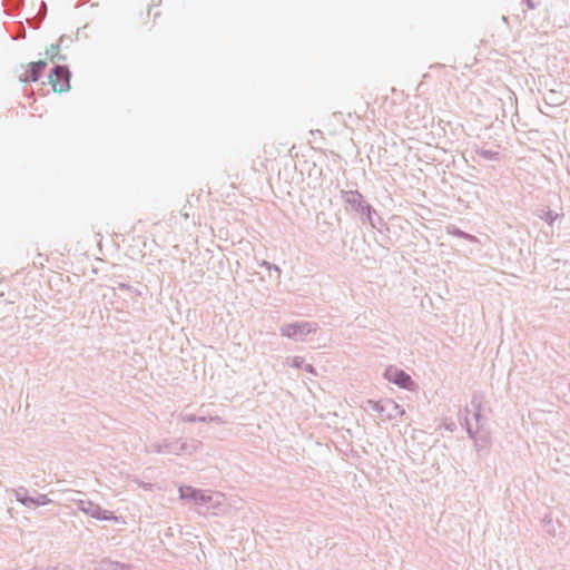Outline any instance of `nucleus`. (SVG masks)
<instances>
[{"label": "nucleus", "mask_w": 570, "mask_h": 570, "mask_svg": "<svg viewBox=\"0 0 570 570\" xmlns=\"http://www.w3.org/2000/svg\"><path fill=\"white\" fill-rule=\"evenodd\" d=\"M341 199L345 203V210L358 216L363 224H368L373 228L379 229L383 225L382 217L376 213L375 208L368 204L358 190H341Z\"/></svg>", "instance_id": "1"}, {"label": "nucleus", "mask_w": 570, "mask_h": 570, "mask_svg": "<svg viewBox=\"0 0 570 570\" xmlns=\"http://www.w3.org/2000/svg\"><path fill=\"white\" fill-rule=\"evenodd\" d=\"M471 405L474 409L473 417L476 423V429L475 430L472 429V425H471L468 416L465 415L464 422H465V429H466L468 435H469V438L475 440V445H478V441L487 444L489 442L490 435H489V432L483 429V422L485 420L481 413V400L476 395H473V397L471 400Z\"/></svg>", "instance_id": "2"}, {"label": "nucleus", "mask_w": 570, "mask_h": 570, "mask_svg": "<svg viewBox=\"0 0 570 570\" xmlns=\"http://www.w3.org/2000/svg\"><path fill=\"white\" fill-rule=\"evenodd\" d=\"M317 330L318 324L315 322L298 321L282 325L279 333L295 342H304L307 335L315 333Z\"/></svg>", "instance_id": "3"}, {"label": "nucleus", "mask_w": 570, "mask_h": 570, "mask_svg": "<svg viewBox=\"0 0 570 570\" xmlns=\"http://www.w3.org/2000/svg\"><path fill=\"white\" fill-rule=\"evenodd\" d=\"M366 409L379 413L383 420L389 421L396 420L405 413L404 409L391 399L380 401L367 400Z\"/></svg>", "instance_id": "4"}, {"label": "nucleus", "mask_w": 570, "mask_h": 570, "mask_svg": "<svg viewBox=\"0 0 570 570\" xmlns=\"http://www.w3.org/2000/svg\"><path fill=\"white\" fill-rule=\"evenodd\" d=\"M71 72L65 65L56 63L48 75L49 83H51L55 92H66L70 89Z\"/></svg>", "instance_id": "5"}, {"label": "nucleus", "mask_w": 570, "mask_h": 570, "mask_svg": "<svg viewBox=\"0 0 570 570\" xmlns=\"http://www.w3.org/2000/svg\"><path fill=\"white\" fill-rule=\"evenodd\" d=\"M76 504L79 511H82L83 513L97 520H117V517L112 511L104 510L98 503H95L90 500H78Z\"/></svg>", "instance_id": "6"}, {"label": "nucleus", "mask_w": 570, "mask_h": 570, "mask_svg": "<svg viewBox=\"0 0 570 570\" xmlns=\"http://www.w3.org/2000/svg\"><path fill=\"white\" fill-rule=\"evenodd\" d=\"M384 377L389 382L397 385L401 389L411 390L412 386L414 385V381L412 380L410 374L394 366H389L385 368Z\"/></svg>", "instance_id": "7"}, {"label": "nucleus", "mask_w": 570, "mask_h": 570, "mask_svg": "<svg viewBox=\"0 0 570 570\" xmlns=\"http://www.w3.org/2000/svg\"><path fill=\"white\" fill-rule=\"evenodd\" d=\"M16 499L27 508L42 507L51 502L47 494H38L37 497L29 495L28 490L23 487L16 490Z\"/></svg>", "instance_id": "8"}, {"label": "nucleus", "mask_w": 570, "mask_h": 570, "mask_svg": "<svg viewBox=\"0 0 570 570\" xmlns=\"http://www.w3.org/2000/svg\"><path fill=\"white\" fill-rule=\"evenodd\" d=\"M46 67L47 62L45 60L30 62L27 66L26 71L20 75L19 80L21 82H36L42 77Z\"/></svg>", "instance_id": "9"}, {"label": "nucleus", "mask_w": 570, "mask_h": 570, "mask_svg": "<svg viewBox=\"0 0 570 570\" xmlns=\"http://www.w3.org/2000/svg\"><path fill=\"white\" fill-rule=\"evenodd\" d=\"M163 444V454H174L179 455L181 453H191V446L181 441L180 439H164L161 441Z\"/></svg>", "instance_id": "10"}, {"label": "nucleus", "mask_w": 570, "mask_h": 570, "mask_svg": "<svg viewBox=\"0 0 570 570\" xmlns=\"http://www.w3.org/2000/svg\"><path fill=\"white\" fill-rule=\"evenodd\" d=\"M63 41H68L70 42L71 41V38L69 37H66V36H61L58 40L57 43H52L46 51V55L49 57V59L51 61H53L55 59H58V60H62L65 61L66 60V56L65 55H60L59 53V49L60 47L63 45Z\"/></svg>", "instance_id": "11"}, {"label": "nucleus", "mask_w": 570, "mask_h": 570, "mask_svg": "<svg viewBox=\"0 0 570 570\" xmlns=\"http://www.w3.org/2000/svg\"><path fill=\"white\" fill-rule=\"evenodd\" d=\"M99 570H130V566L119 561H114L109 558H104L99 562Z\"/></svg>", "instance_id": "12"}, {"label": "nucleus", "mask_w": 570, "mask_h": 570, "mask_svg": "<svg viewBox=\"0 0 570 570\" xmlns=\"http://www.w3.org/2000/svg\"><path fill=\"white\" fill-rule=\"evenodd\" d=\"M198 492L199 489L189 485H184L179 488V498L183 500H190L193 502H196Z\"/></svg>", "instance_id": "13"}, {"label": "nucleus", "mask_w": 570, "mask_h": 570, "mask_svg": "<svg viewBox=\"0 0 570 570\" xmlns=\"http://www.w3.org/2000/svg\"><path fill=\"white\" fill-rule=\"evenodd\" d=\"M474 153L485 160H499L500 153L495 150L485 149L483 147H475Z\"/></svg>", "instance_id": "14"}, {"label": "nucleus", "mask_w": 570, "mask_h": 570, "mask_svg": "<svg viewBox=\"0 0 570 570\" xmlns=\"http://www.w3.org/2000/svg\"><path fill=\"white\" fill-rule=\"evenodd\" d=\"M538 217L543 219L548 225L552 226V224L558 219L559 214L550 209H541L538 214Z\"/></svg>", "instance_id": "15"}, {"label": "nucleus", "mask_w": 570, "mask_h": 570, "mask_svg": "<svg viewBox=\"0 0 570 570\" xmlns=\"http://www.w3.org/2000/svg\"><path fill=\"white\" fill-rule=\"evenodd\" d=\"M184 422L195 423V422H209V421H218L219 417H207V416H198L196 414H185L181 416Z\"/></svg>", "instance_id": "16"}, {"label": "nucleus", "mask_w": 570, "mask_h": 570, "mask_svg": "<svg viewBox=\"0 0 570 570\" xmlns=\"http://www.w3.org/2000/svg\"><path fill=\"white\" fill-rule=\"evenodd\" d=\"M449 233L455 237H460V238H464V239H468L470 242H475L476 240V237L471 235V234H468L463 230H461L460 228L455 227V226H452V227H449L448 228Z\"/></svg>", "instance_id": "17"}, {"label": "nucleus", "mask_w": 570, "mask_h": 570, "mask_svg": "<svg viewBox=\"0 0 570 570\" xmlns=\"http://www.w3.org/2000/svg\"><path fill=\"white\" fill-rule=\"evenodd\" d=\"M212 500H213V495L210 494L209 491L199 490L195 503L204 505V504L210 503Z\"/></svg>", "instance_id": "18"}, {"label": "nucleus", "mask_w": 570, "mask_h": 570, "mask_svg": "<svg viewBox=\"0 0 570 570\" xmlns=\"http://www.w3.org/2000/svg\"><path fill=\"white\" fill-rule=\"evenodd\" d=\"M115 288L128 291L134 296H140L141 295V292L138 288H135V287H132L131 285H129L127 283L118 282V283H116V287Z\"/></svg>", "instance_id": "19"}, {"label": "nucleus", "mask_w": 570, "mask_h": 570, "mask_svg": "<svg viewBox=\"0 0 570 570\" xmlns=\"http://www.w3.org/2000/svg\"><path fill=\"white\" fill-rule=\"evenodd\" d=\"M148 453H158V454H163V444L161 442H158V443H153L150 445L147 446V450H146Z\"/></svg>", "instance_id": "20"}, {"label": "nucleus", "mask_w": 570, "mask_h": 570, "mask_svg": "<svg viewBox=\"0 0 570 570\" xmlns=\"http://www.w3.org/2000/svg\"><path fill=\"white\" fill-rule=\"evenodd\" d=\"M305 358L303 356H294L292 360V366L295 368H303L305 364Z\"/></svg>", "instance_id": "21"}, {"label": "nucleus", "mask_w": 570, "mask_h": 570, "mask_svg": "<svg viewBox=\"0 0 570 570\" xmlns=\"http://www.w3.org/2000/svg\"><path fill=\"white\" fill-rule=\"evenodd\" d=\"M259 265H261V266L266 267V268H267V269H269V271H271V269H274V271H276V272H278V273L281 272V269H279V267H278L277 265H275V264H271V263H269V262H267V261H263Z\"/></svg>", "instance_id": "22"}, {"label": "nucleus", "mask_w": 570, "mask_h": 570, "mask_svg": "<svg viewBox=\"0 0 570 570\" xmlns=\"http://www.w3.org/2000/svg\"><path fill=\"white\" fill-rule=\"evenodd\" d=\"M302 370H304L306 373L316 375L315 367L312 364H309V363H305L304 367Z\"/></svg>", "instance_id": "23"}, {"label": "nucleus", "mask_w": 570, "mask_h": 570, "mask_svg": "<svg viewBox=\"0 0 570 570\" xmlns=\"http://www.w3.org/2000/svg\"><path fill=\"white\" fill-rule=\"evenodd\" d=\"M522 2L527 6L529 9L535 8V2L533 0H522Z\"/></svg>", "instance_id": "24"}, {"label": "nucleus", "mask_w": 570, "mask_h": 570, "mask_svg": "<svg viewBox=\"0 0 570 570\" xmlns=\"http://www.w3.org/2000/svg\"><path fill=\"white\" fill-rule=\"evenodd\" d=\"M456 425L454 422L445 423V429L453 432L455 430Z\"/></svg>", "instance_id": "25"}, {"label": "nucleus", "mask_w": 570, "mask_h": 570, "mask_svg": "<svg viewBox=\"0 0 570 570\" xmlns=\"http://www.w3.org/2000/svg\"><path fill=\"white\" fill-rule=\"evenodd\" d=\"M47 570H71V568L68 566H65V567H52V568H48Z\"/></svg>", "instance_id": "26"}, {"label": "nucleus", "mask_w": 570, "mask_h": 570, "mask_svg": "<svg viewBox=\"0 0 570 570\" xmlns=\"http://www.w3.org/2000/svg\"><path fill=\"white\" fill-rule=\"evenodd\" d=\"M28 313H31V309H28V307L24 308V316L28 317Z\"/></svg>", "instance_id": "27"}, {"label": "nucleus", "mask_w": 570, "mask_h": 570, "mask_svg": "<svg viewBox=\"0 0 570 570\" xmlns=\"http://www.w3.org/2000/svg\"><path fill=\"white\" fill-rule=\"evenodd\" d=\"M28 313H31V309H28V307L24 308V316L28 317Z\"/></svg>", "instance_id": "28"}]
</instances>
